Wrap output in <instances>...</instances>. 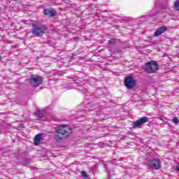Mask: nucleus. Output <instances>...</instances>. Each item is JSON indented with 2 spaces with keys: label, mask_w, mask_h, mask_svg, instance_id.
<instances>
[{
  "label": "nucleus",
  "mask_w": 179,
  "mask_h": 179,
  "mask_svg": "<svg viewBox=\"0 0 179 179\" xmlns=\"http://www.w3.org/2000/svg\"><path fill=\"white\" fill-rule=\"evenodd\" d=\"M43 14L49 17H54L57 15V11L52 8H45L43 10Z\"/></svg>",
  "instance_id": "obj_7"
},
{
  "label": "nucleus",
  "mask_w": 179,
  "mask_h": 179,
  "mask_svg": "<svg viewBox=\"0 0 179 179\" xmlns=\"http://www.w3.org/2000/svg\"><path fill=\"white\" fill-rule=\"evenodd\" d=\"M72 134V129L71 127L62 124L57 127L55 131L54 138L56 142H61L63 139L68 138Z\"/></svg>",
  "instance_id": "obj_1"
},
{
  "label": "nucleus",
  "mask_w": 179,
  "mask_h": 179,
  "mask_svg": "<svg viewBox=\"0 0 179 179\" xmlns=\"http://www.w3.org/2000/svg\"><path fill=\"white\" fill-rule=\"evenodd\" d=\"M136 85V81L131 76L127 77L124 79V86L127 89H133Z\"/></svg>",
  "instance_id": "obj_5"
},
{
  "label": "nucleus",
  "mask_w": 179,
  "mask_h": 179,
  "mask_svg": "<svg viewBox=\"0 0 179 179\" xmlns=\"http://www.w3.org/2000/svg\"><path fill=\"white\" fill-rule=\"evenodd\" d=\"M32 34L36 37H41V36L45 34L47 29L44 26L40 25L38 22L32 24L31 29Z\"/></svg>",
  "instance_id": "obj_2"
},
{
  "label": "nucleus",
  "mask_w": 179,
  "mask_h": 179,
  "mask_svg": "<svg viewBox=\"0 0 179 179\" xmlns=\"http://www.w3.org/2000/svg\"><path fill=\"white\" fill-rule=\"evenodd\" d=\"M174 6L176 10H179V0H177L176 1H175Z\"/></svg>",
  "instance_id": "obj_12"
},
{
  "label": "nucleus",
  "mask_w": 179,
  "mask_h": 179,
  "mask_svg": "<svg viewBox=\"0 0 179 179\" xmlns=\"http://www.w3.org/2000/svg\"><path fill=\"white\" fill-rule=\"evenodd\" d=\"M172 122H173V124H176V125H178V123H179L178 117H174L172 120Z\"/></svg>",
  "instance_id": "obj_11"
},
{
  "label": "nucleus",
  "mask_w": 179,
  "mask_h": 179,
  "mask_svg": "<svg viewBox=\"0 0 179 179\" xmlns=\"http://www.w3.org/2000/svg\"><path fill=\"white\" fill-rule=\"evenodd\" d=\"M43 134H38L35 136L34 142L36 146H38V145H40V142H41V139H43Z\"/></svg>",
  "instance_id": "obj_10"
},
{
  "label": "nucleus",
  "mask_w": 179,
  "mask_h": 179,
  "mask_svg": "<svg viewBox=\"0 0 179 179\" xmlns=\"http://www.w3.org/2000/svg\"><path fill=\"white\" fill-rule=\"evenodd\" d=\"M81 176L84 177V178H87V173H86V171H82Z\"/></svg>",
  "instance_id": "obj_13"
},
{
  "label": "nucleus",
  "mask_w": 179,
  "mask_h": 179,
  "mask_svg": "<svg viewBox=\"0 0 179 179\" xmlns=\"http://www.w3.org/2000/svg\"><path fill=\"white\" fill-rule=\"evenodd\" d=\"M108 44H110V45H113V44H115V39H111L108 41Z\"/></svg>",
  "instance_id": "obj_14"
},
{
  "label": "nucleus",
  "mask_w": 179,
  "mask_h": 179,
  "mask_svg": "<svg viewBox=\"0 0 179 179\" xmlns=\"http://www.w3.org/2000/svg\"><path fill=\"white\" fill-rule=\"evenodd\" d=\"M110 163H112V164H115V166H117V159H113L112 161H110Z\"/></svg>",
  "instance_id": "obj_16"
},
{
  "label": "nucleus",
  "mask_w": 179,
  "mask_h": 179,
  "mask_svg": "<svg viewBox=\"0 0 179 179\" xmlns=\"http://www.w3.org/2000/svg\"><path fill=\"white\" fill-rule=\"evenodd\" d=\"M157 69H159V65H157V62H149L146 64L145 71L146 72H148V73H155Z\"/></svg>",
  "instance_id": "obj_4"
},
{
  "label": "nucleus",
  "mask_w": 179,
  "mask_h": 179,
  "mask_svg": "<svg viewBox=\"0 0 179 179\" xmlns=\"http://www.w3.org/2000/svg\"><path fill=\"white\" fill-rule=\"evenodd\" d=\"M146 122H149V118L143 117L134 123L133 128H140L143 124H146Z\"/></svg>",
  "instance_id": "obj_6"
},
{
  "label": "nucleus",
  "mask_w": 179,
  "mask_h": 179,
  "mask_svg": "<svg viewBox=\"0 0 179 179\" xmlns=\"http://www.w3.org/2000/svg\"><path fill=\"white\" fill-rule=\"evenodd\" d=\"M150 167L154 170H159V169H160V160H159V159H152Z\"/></svg>",
  "instance_id": "obj_8"
},
{
  "label": "nucleus",
  "mask_w": 179,
  "mask_h": 179,
  "mask_svg": "<svg viewBox=\"0 0 179 179\" xmlns=\"http://www.w3.org/2000/svg\"><path fill=\"white\" fill-rule=\"evenodd\" d=\"M21 127H23V124H22V126Z\"/></svg>",
  "instance_id": "obj_19"
},
{
  "label": "nucleus",
  "mask_w": 179,
  "mask_h": 179,
  "mask_svg": "<svg viewBox=\"0 0 179 179\" xmlns=\"http://www.w3.org/2000/svg\"><path fill=\"white\" fill-rule=\"evenodd\" d=\"M167 30V27H159L154 34L155 37H159V36H162L164 32Z\"/></svg>",
  "instance_id": "obj_9"
},
{
  "label": "nucleus",
  "mask_w": 179,
  "mask_h": 179,
  "mask_svg": "<svg viewBox=\"0 0 179 179\" xmlns=\"http://www.w3.org/2000/svg\"><path fill=\"white\" fill-rule=\"evenodd\" d=\"M2 59V56L0 55V61Z\"/></svg>",
  "instance_id": "obj_18"
},
{
  "label": "nucleus",
  "mask_w": 179,
  "mask_h": 179,
  "mask_svg": "<svg viewBox=\"0 0 179 179\" xmlns=\"http://www.w3.org/2000/svg\"><path fill=\"white\" fill-rule=\"evenodd\" d=\"M36 115H37L38 117H42L43 115H41V110H38V111L36 112Z\"/></svg>",
  "instance_id": "obj_15"
},
{
  "label": "nucleus",
  "mask_w": 179,
  "mask_h": 179,
  "mask_svg": "<svg viewBox=\"0 0 179 179\" xmlns=\"http://www.w3.org/2000/svg\"><path fill=\"white\" fill-rule=\"evenodd\" d=\"M31 86L33 87H38L41 85H43V77L40 76H32L28 79Z\"/></svg>",
  "instance_id": "obj_3"
},
{
  "label": "nucleus",
  "mask_w": 179,
  "mask_h": 179,
  "mask_svg": "<svg viewBox=\"0 0 179 179\" xmlns=\"http://www.w3.org/2000/svg\"><path fill=\"white\" fill-rule=\"evenodd\" d=\"M176 170H178V171H179V164H178V166L176 167Z\"/></svg>",
  "instance_id": "obj_17"
}]
</instances>
